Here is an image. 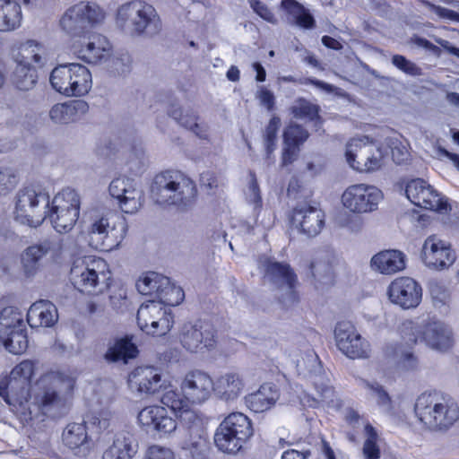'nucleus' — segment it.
<instances>
[{"mask_svg": "<svg viewBox=\"0 0 459 459\" xmlns=\"http://www.w3.org/2000/svg\"><path fill=\"white\" fill-rule=\"evenodd\" d=\"M37 371L35 361L25 359L17 364L9 376L0 381V396L22 413H32L31 406L44 413L62 414L70 405L75 377L65 371H51L32 385Z\"/></svg>", "mask_w": 459, "mask_h": 459, "instance_id": "1", "label": "nucleus"}, {"mask_svg": "<svg viewBox=\"0 0 459 459\" xmlns=\"http://www.w3.org/2000/svg\"><path fill=\"white\" fill-rule=\"evenodd\" d=\"M414 411L422 424L436 431H446L459 420L457 401L437 390L420 394L416 399Z\"/></svg>", "mask_w": 459, "mask_h": 459, "instance_id": "2", "label": "nucleus"}, {"mask_svg": "<svg viewBox=\"0 0 459 459\" xmlns=\"http://www.w3.org/2000/svg\"><path fill=\"white\" fill-rule=\"evenodd\" d=\"M116 22L125 33L133 37L152 38L162 30V22L156 9L142 0L120 5Z\"/></svg>", "mask_w": 459, "mask_h": 459, "instance_id": "3", "label": "nucleus"}, {"mask_svg": "<svg viewBox=\"0 0 459 459\" xmlns=\"http://www.w3.org/2000/svg\"><path fill=\"white\" fill-rule=\"evenodd\" d=\"M152 195L160 204L186 209L194 204L197 189L194 181L186 175L168 170L154 178Z\"/></svg>", "mask_w": 459, "mask_h": 459, "instance_id": "4", "label": "nucleus"}, {"mask_svg": "<svg viewBox=\"0 0 459 459\" xmlns=\"http://www.w3.org/2000/svg\"><path fill=\"white\" fill-rule=\"evenodd\" d=\"M253 435L251 420L242 412H231L217 427L213 440L219 451L236 455Z\"/></svg>", "mask_w": 459, "mask_h": 459, "instance_id": "5", "label": "nucleus"}, {"mask_svg": "<svg viewBox=\"0 0 459 459\" xmlns=\"http://www.w3.org/2000/svg\"><path fill=\"white\" fill-rule=\"evenodd\" d=\"M49 195L39 186L21 188L14 198V218L24 225L36 228L47 218Z\"/></svg>", "mask_w": 459, "mask_h": 459, "instance_id": "6", "label": "nucleus"}, {"mask_svg": "<svg viewBox=\"0 0 459 459\" xmlns=\"http://www.w3.org/2000/svg\"><path fill=\"white\" fill-rule=\"evenodd\" d=\"M259 268L264 273L265 282L276 291L275 296L281 304L290 307L299 301L296 290L298 278L290 264L264 258L259 261Z\"/></svg>", "mask_w": 459, "mask_h": 459, "instance_id": "7", "label": "nucleus"}, {"mask_svg": "<svg viewBox=\"0 0 459 459\" xmlns=\"http://www.w3.org/2000/svg\"><path fill=\"white\" fill-rule=\"evenodd\" d=\"M401 332L407 343L423 342L437 351H446L454 342L451 329L439 321L418 323L407 320L403 323Z\"/></svg>", "mask_w": 459, "mask_h": 459, "instance_id": "8", "label": "nucleus"}, {"mask_svg": "<svg viewBox=\"0 0 459 459\" xmlns=\"http://www.w3.org/2000/svg\"><path fill=\"white\" fill-rule=\"evenodd\" d=\"M110 272L106 261L100 257L84 256L76 259L70 271V280L79 291L92 293L107 285Z\"/></svg>", "mask_w": 459, "mask_h": 459, "instance_id": "9", "label": "nucleus"}, {"mask_svg": "<svg viewBox=\"0 0 459 459\" xmlns=\"http://www.w3.org/2000/svg\"><path fill=\"white\" fill-rule=\"evenodd\" d=\"M49 81L53 89L67 97L83 96L89 92L92 84L89 69L77 63L55 67Z\"/></svg>", "mask_w": 459, "mask_h": 459, "instance_id": "10", "label": "nucleus"}, {"mask_svg": "<svg viewBox=\"0 0 459 459\" xmlns=\"http://www.w3.org/2000/svg\"><path fill=\"white\" fill-rule=\"evenodd\" d=\"M345 158L349 166L359 172H373L384 165L381 146L368 136L351 138L346 144Z\"/></svg>", "mask_w": 459, "mask_h": 459, "instance_id": "11", "label": "nucleus"}, {"mask_svg": "<svg viewBox=\"0 0 459 459\" xmlns=\"http://www.w3.org/2000/svg\"><path fill=\"white\" fill-rule=\"evenodd\" d=\"M127 232V223L124 216L111 212L98 217L89 230L91 241L96 248L112 250L119 246Z\"/></svg>", "mask_w": 459, "mask_h": 459, "instance_id": "12", "label": "nucleus"}, {"mask_svg": "<svg viewBox=\"0 0 459 459\" xmlns=\"http://www.w3.org/2000/svg\"><path fill=\"white\" fill-rule=\"evenodd\" d=\"M47 212V217L57 232H69L79 217L80 196L75 190L65 188L54 196Z\"/></svg>", "mask_w": 459, "mask_h": 459, "instance_id": "13", "label": "nucleus"}, {"mask_svg": "<svg viewBox=\"0 0 459 459\" xmlns=\"http://www.w3.org/2000/svg\"><path fill=\"white\" fill-rule=\"evenodd\" d=\"M105 13L94 3L81 2L69 7L59 20L63 31L71 36H79L89 28L103 22Z\"/></svg>", "mask_w": 459, "mask_h": 459, "instance_id": "14", "label": "nucleus"}, {"mask_svg": "<svg viewBox=\"0 0 459 459\" xmlns=\"http://www.w3.org/2000/svg\"><path fill=\"white\" fill-rule=\"evenodd\" d=\"M136 318L139 328L146 334L153 336L167 334L174 324L170 308L157 300L142 304Z\"/></svg>", "mask_w": 459, "mask_h": 459, "instance_id": "15", "label": "nucleus"}, {"mask_svg": "<svg viewBox=\"0 0 459 459\" xmlns=\"http://www.w3.org/2000/svg\"><path fill=\"white\" fill-rule=\"evenodd\" d=\"M383 194L377 187L367 184H355L347 187L342 195V204L352 213H367L377 209Z\"/></svg>", "mask_w": 459, "mask_h": 459, "instance_id": "16", "label": "nucleus"}, {"mask_svg": "<svg viewBox=\"0 0 459 459\" xmlns=\"http://www.w3.org/2000/svg\"><path fill=\"white\" fill-rule=\"evenodd\" d=\"M63 249L64 238L60 237H49L28 247L21 254V264L24 274L28 277L34 276L39 270L44 256L50 255L53 258H58Z\"/></svg>", "mask_w": 459, "mask_h": 459, "instance_id": "17", "label": "nucleus"}, {"mask_svg": "<svg viewBox=\"0 0 459 459\" xmlns=\"http://www.w3.org/2000/svg\"><path fill=\"white\" fill-rule=\"evenodd\" d=\"M405 194L407 198L416 206L433 210L441 214L451 211L447 199L441 196L429 184L420 178L408 182Z\"/></svg>", "mask_w": 459, "mask_h": 459, "instance_id": "18", "label": "nucleus"}, {"mask_svg": "<svg viewBox=\"0 0 459 459\" xmlns=\"http://www.w3.org/2000/svg\"><path fill=\"white\" fill-rule=\"evenodd\" d=\"M334 339L337 348L346 357L354 359L368 356V342L362 338L351 322L342 321L336 325Z\"/></svg>", "mask_w": 459, "mask_h": 459, "instance_id": "19", "label": "nucleus"}, {"mask_svg": "<svg viewBox=\"0 0 459 459\" xmlns=\"http://www.w3.org/2000/svg\"><path fill=\"white\" fill-rule=\"evenodd\" d=\"M179 387L191 404L201 405L212 397L214 385L207 372L194 369L182 377Z\"/></svg>", "mask_w": 459, "mask_h": 459, "instance_id": "20", "label": "nucleus"}, {"mask_svg": "<svg viewBox=\"0 0 459 459\" xmlns=\"http://www.w3.org/2000/svg\"><path fill=\"white\" fill-rule=\"evenodd\" d=\"M420 256L428 268L436 271L446 270L455 261L450 244L437 235H430L424 240Z\"/></svg>", "mask_w": 459, "mask_h": 459, "instance_id": "21", "label": "nucleus"}, {"mask_svg": "<svg viewBox=\"0 0 459 459\" xmlns=\"http://www.w3.org/2000/svg\"><path fill=\"white\" fill-rule=\"evenodd\" d=\"M179 341L186 351L195 353L210 351L217 343L213 327L202 323L185 325L181 329Z\"/></svg>", "mask_w": 459, "mask_h": 459, "instance_id": "22", "label": "nucleus"}, {"mask_svg": "<svg viewBox=\"0 0 459 459\" xmlns=\"http://www.w3.org/2000/svg\"><path fill=\"white\" fill-rule=\"evenodd\" d=\"M389 300L403 309L417 307L422 299L420 284L411 277H397L387 288Z\"/></svg>", "mask_w": 459, "mask_h": 459, "instance_id": "23", "label": "nucleus"}, {"mask_svg": "<svg viewBox=\"0 0 459 459\" xmlns=\"http://www.w3.org/2000/svg\"><path fill=\"white\" fill-rule=\"evenodd\" d=\"M292 226L308 238L317 236L325 227V215L318 207L304 203L292 211Z\"/></svg>", "mask_w": 459, "mask_h": 459, "instance_id": "24", "label": "nucleus"}, {"mask_svg": "<svg viewBox=\"0 0 459 459\" xmlns=\"http://www.w3.org/2000/svg\"><path fill=\"white\" fill-rule=\"evenodd\" d=\"M139 425L146 431L171 434L178 427L177 420L169 415L168 410L160 405H149L143 408L138 415Z\"/></svg>", "mask_w": 459, "mask_h": 459, "instance_id": "25", "label": "nucleus"}, {"mask_svg": "<svg viewBox=\"0 0 459 459\" xmlns=\"http://www.w3.org/2000/svg\"><path fill=\"white\" fill-rule=\"evenodd\" d=\"M128 387L139 394H154L163 386L161 372L152 366L137 367L127 378Z\"/></svg>", "mask_w": 459, "mask_h": 459, "instance_id": "26", "label": "nucleus"}, {"mask_svg": "<svg viewBox=\"0 0 459 459\" xmlns=\"http://www.w3.org/2000/svg\"><path fill=\"white\" fill-rule=\"evenodd\" d=\"M213 392L225 403L236 402L244 393L246 383L243 376L236 371L221 374L213 381Z\"/></svg>", "mask_w": 459, "mask_h": 459, "instance_id": "27", "label": "nucleus"}, {"mask_svg": "<svg viewBox=\"0 0 459 459\" xmlns=\"http://www.w3.org/2000/svg\"><path fill=\"white\" fill-rule=\"evenodd\" d=\"M76 53L80 59L89 64H98L109 56L111 44L105 36L92 33L84 38Z\"/></svg>", "mask_w": 459, "mask_h": 459, "instance_id": "28", "label": "nucleus"}, {"mask_svg": "<svg viewBox=\"0 0 459 459\" xmlns=\"http://www.w3.org/2000/svg\"><path fill=\"white\" fill-rule=\"evenodd\" d=\"M12 57L15 64L43 66L48 61V51L42 43L28 39L13 49Z\"/></svg>", "mask_w": 459, "mask_h": 459, "instance_id": "29", "label": "nucleus"}, {"mask_svg": "<svg viewBox=\"0 0 459 459\" xmlns=\"http://www.w3.org/2000/svg\"><path fill=\"white\" fill-rule=\"evenodd\" d=\"M138 450L134 435L121 431L115 436L113 443L102 454L101 459H133Z\"/></svg>", "mask_w": 459, "mask_h": 459, "instance_id": "30", "label": "nucleus"}, {"mask_svg": "<svg viewBox=\"0 0 459 459\" xmlns=\"http://www.w3.org/2000/svg\"><path fill=\"white\" fill-rule=\"evenodd\" d=\"M279 397L280 393L276 386L265 383L260 385L256 391L245 396V403L250 411L261 413L273 408Z\"/></svg>", "mask_w": 459, "mask_h": 459, "instance_id": "31", "label": "nucleus"}, {"mask_svg": "<svg viewBox=\"0 0 459 459\" xmlns=\"http://www.w3.org/2000/svg\"><path fill=\"white\" fill-rule=\"evenodd\" d=\"M58 320L56 307L48 300L34 302L27 313V323L31 328L50 327Z\"/></svg>", "mask_w": 459, "mask_h": 459, "instance_id": "32", "label": "nucleus"}, {"mask_svg": "<svg viewBox=\"0 0 459 459\" xmlns=\"http://www.w3.org/2000/svg\"><path fill=\"white\" fill-rule=\"evenodd\" d=\"M38 0H0V31L17 29L22 22L20 2L26 6L37 5Z\"/></svg>", "mask_w": 459, "mask_h": 459, "instance_id": "33", "label": "nucleus"}, {"mask_svg": "<svg viewBox=\"0 0 459 459\" xmlns=\"http://www.w3.org/2000/svg\"><path fill=\"white\" fill-rule=\"evenodd\" d=\"M336 257L329 252L317 253L308 264V270L316 281L332 283L334 278Z\"/></svg>", "mask_w": 459, "mask_h": 459, "instance_id": "34", "label": "nucleus"}, {"mask_svg": "<svg viewBox=\"0 0 459 459\" xmlns=\"http://www.w3.org/2000/svg\"><path fill=\"white\" fill-rule=\"evenodd\" d=\"M371 267L383 274H393L405 268V255L398 250H384L371 258Z\"/></svg>", "mask_w": 459, "mask_h": 459, "instance_id": "35", "label": "nucleus"}, {"mask_svg": "<svg viewBox=\"0 0 459 459\" xmlns=\"http://www.w3.org/2000/svg\"><path fill=\"white\" fill-rule=\"evenodd\" d=\"M87 110L88 105L83 100L58 103L51 108L49 117L56 124H68L80 118Z\"/></svg>", "mask_w": 459, "mask_h": 459, "instance_id": "36", "label": "nucleus"}, {"mask_svg": "<svg viewBox=\"0 0 459 459\" xmlns=\"http://www.w3.org/2000/svg\"><path fill=\"white\" fill-rule=\"evenodd\" d=\"M168 114L181 126L192 131L202 139L208 136L207 126L197 123V115L192 110H183L179 106L172 104L168 109Z\"/></svg>", "mask_w": 459, "mask_h": 459, "instance_id": "37", "label": "nucleus"}, {"mask_svg": "<svg viewBox=\"0 0 459 459\" xmlns=\"http://www.w3.org/2000/svg\"><path fill=\"white\" fill-rule=\"evenodd\" d=\"M137 347L131 342V340L120 339L110 345L104 358L108 362H117L122 360L127 363L128 359H134L137 356Z\"/></svg>", "mask_w": 459, "mask_h": 459, "instance_id": "38", "label": "nucleus"}, {"mask_svg": "<svg viewBox=\"0 0 459 459\" xmlns=\"http://www.w3.org/2000/svg\"><path fill=\"white\" fill-rule=\"evenodd\" d=\"M363 387L369 399L374 400L379 409L385 413L393 411V400L383 385L377 382L363 381Z\"/></svg>", "mask_w": 459, "mask_h": 459, "instance_id": "39", "label": "nucleus"}, {"mask_svg": "<svg viewBox=\"0 0 459 459\" xmlns=\"http://www.w3.org/2000/svg\"><path fill=\"white\" fill-rule=\"evenodd\" d=\"M87 426L84 423H69L63 431L62 440L71 449L78 448L88 441Z\"/></svg>", "mask_w": 459, "mask_h": 459, "instance_id": "40", "label": "nucleus"}, {"mask_svg": "<svg viewBox=\"0 0 459 459\" xmlns=\"http://www.w3.org/2000/svg\"><path fill=\"white\" fill-rule=\"evenodd\" d=\"M25 326L22 312L13 307H6L0 312V336L5 337L10 331Z\"/></svg>", "mask_w": 459, "mask_h": 459, "instance_id": "41", "label": "nucleus"}, {"mask_svg": "<svg viewBox=\"0 0 459 459\" xmlns=\"http://www.w3.org/2000/svg\"><path fill=\"white\" fill-rule=\"evenodd\" d=\"M0 342L10 353H23L28 347L25 326L10 331L8 334H5V337L0 336Z\"/></svg>", "mask_w": 459, "mask_h": 459, "instance_id": "42", "label": "nucleus"}, {"mask_svg": "<svg viewBox=\"0 0 459 459\" xmlns=\"http://www.w3.org/2000/svg\"><path fill=\"white\" fill-rule=\"evenodd\" d=\"M167 282L168 277L155 272H149L137 281L136 288L143 295H156L158 297L160 289Z\"/></svg>", "mask_w": 459, "mask_h": 459, "instance_id": "43", "label": "nucleus"}, {"mask_svg": "<svg viewBox=\"0 0 459 459\" xmlns=\"http://www.w3.org/2000/svg\"><path fill=\"white\" fill-rule=\"evenodd\" d=\"M12 82L21 91H30L37 82V74L33 67L15 64Z\"/></svg>", "mask_w": 459, "mask_h": 459, "instance_id": "44", "label": "nucleus"}, {"mask_svg": "<svg viewBox=\"0 0 459 459\" xmlns=\"http://www.w3.org/2000/svg\"><path fill=\"white\" fill-rule=\"evenodd\" d=\"M184 297L185 294L182 288L171 283L169 278H168L167 284L162 285L160 289V294L158 295L160 300L157 302H161V304L169 307L179 305L183 301Z\"/></svg>", "mask_w": 459, "mask_h": 459, "instance_id": "45", "label": "nucleus"}, {"mask_svg": "<svg viewBox=\"0 0 459 459\" xmlns=\"http://www.w3.org/2000/svg\"><path fill=\"white\" fill-rule=\"evenodd\" d=\"M161 406L169 409L176 416L181 411L187 404H191L184 394L177 389H169L165 391L160 397Z\"/></svg>", "mask_w": 459, "mask_h": 459, "instance_id": "46", "label": "nucleus"}, {"mask_svg": "<svg viewBox=\"0 0 459 459\" xmlns=\"http://www.w3.org/2000/svg\"><path fill=\"white\" fill-rule=\"evenodd\" d=\"M365 436L366 440L362 448L364 459H379L380 449L377 445L378 434L369 422L365 423Z\"/></svg>", "mask_w": 459, "mask_h": 459, "instance_id": "47", "label": "nucleus"}, {"mask_svg": "<svg viewBox=\"0 0 459 459\" xmlns=\"http://www.w3.org/2000/svg\"><path fill=\"white\" fill-rule=\"evenodd\" d=\"M315 389L317 392L318 400L327 405H335V391L331 385V380L325 376H316L314 379Z\"/></svg>", "mask_w": 459, "mask_h": 459, "instance_id": "48", "label": "nucleus"}, {"mask_svg": "<svg viewBox=\"0 0 459 459\" xmlns=\"http://www.w3.org/2000/svg\"><path fill=\"white\" fill-rule=\"evenodd\" d=\"M290 110L295 118L313 120L318 116L319 108L303 98H299L293 102Z\"/></svg>", "mask_w": 459, "mask_h": 459, "instance_id": "49", "label": "nucleus"}, {"mask_svg": "<svg viewBox=\"0 0 459 459\" xmlns=\"http://www.w3.org/2000/svg\"><path fill=\"white\" fill-rule=\"evenodd\" d=\"M140 188L137 184L131 178L126 177H119L114 178L109 186L108 192L112 198H114L117 204L120 203V199L127 195L129 190Z\"/></svg>", "mask_w": 459, "mask_h": 459, "instance_id": "50", "label": "nucleus"}, {"mask_svg": "<svg viewBox=\"0 0 459 459\" xmlns=\"http://www.w3.org/2000/svg\"><path fill=\"white\" fill-rule=\"evenodd\" d=\"M143 204V193L141 188L131 189L126 196L120 199L117 204L121 211L125 213L133 214L137 212Z\"/></svg>", "mask_w": 459, "mask_h": 459, "instance_id": "51", "label": "nucleus"}, {"mask_svg": "<svg viewBox=\"0 0 459 459\" xmlns=\"http://www.w3.org/2000/svg\"><path fill=\"white\" fill-rule=\"evenodd\" d=\"M113 414L109 411H101L88 417L86 424L92 431L100 434L109 429Z\"/></svg>", "mask_w": 459, "mask_h": 459, "instance_id": "52", "label": "nucleus"}, {"mask_svg": "<svg viewBox=\"0 0 459 459\" xmlns=\"http://www.w3.org/2000/svg\"><path fill=\"white\" fill-rule=\"evenodd\" d=\"M18 184V178L12 168L0 167V196L13 191Z\"/></svg>", "mask_w": 459, "mask_h": 459, "instance_id": "53", "label": "nucleus"}, {"mask_svg": "<svg viewBox=\"0 0 459 459\" xmlns=\"http://www.w3.org/2000/svg\"><path fill=\"white\" fill-rule=\"evenodd\" d=\"M284 144L299 146L308 137L307 132L299 125H290L284 131Z\"/></svg>", "mask_w": 459, "mask_h": 459, "instance_id": "54", "label": "nucleus"}, {"mask_svg": "<svg viewBox=\"0 0 459 459\" xmlns=\"http://www.w3.org/2000/svg\"><path fill=\"white\" fill-rule=\"evenodd\" d=\"M429 290L435 306L441 307L449 301V291L441 281H431L429 284Z\"/></svg>", "mask_w": 459, "mask_h": 459, "instance_id": "55", "label": "nucleus"}, {"mask_svg": "<svg viewBox=\"0 0 459 459\" xmlns=\"http://www.w3.org/2000/svg\"><path fill=\"white\" fill-rule=\"evenodd\" d=\"M281 126V119L277 117H273L270 119L265 131H264V145L266 152L270 155L275 150L276 146V135Z\"/></svg>", "mask_w": 459, "mask_h": 459, "instance_id": "56", "label": "nucleus"}, {"mask_svg": "<svg viewBox=\"0 0 459 459\" xmlns=\"http://www.w3.org/2000/svg\"><path fill=\"white\" fill-rule=\"evenodd\" d=\"M186 427L192 429L195 427H200L203 425L202 414L190 408L189 404L186 405L180 412L176 416Z\"/></svg>", "mask_w": 459, "mask_h": 459, "instance_id": "57", "label": "nucleus"}, {"mask_svg": "<svg viewBox=\"0 0 459 459\" xmlns=\"http://www.w3.org/2000/svg\"><path fill=\"white\" fill-rule=\"evenodd\" d=\"M392 64L400 71L410 76H420L422 74L421 69L413 62L402 55H394Z\"/></svg>", "mask_w": 459, "mask_h": 459, "instance_id": "58", "label": "nucleus"}, {"mask_svg": "<svg viewBox=\"0 0 459 459\" xmlns=\"http://www.w3.org/2000/svg\"><path fill=\"white\" fill-rule=\"evenodd\" d=\"M246 195L247 203L253 205L254 212L260 211L262 207V197L260 188L254 173H250V181Z\"/></svg>", "mask_w": 459, "mask_h": 459, "instance_id": "59", "label": "nucleus"}, {"mask_svg": "<svg viewBox=\"0 0 459 459\" xmlns=\"http://www.w3.org/2000/svg\"><path fill=\"white\" fill-rule=\"evenodd\" d=\"M278 82H296V83H300V84H303V83H311L313 84L314 86L326 91V92H329V93H332V92H334L337 88L332 84H329V83H326L325 82H322V81H319V80H316V79H306V80H302V79H297L295 78L294 76L292 75H288V76H281L278 78Z\"/></svg>", "mask_w": 459, "mask_h": 459, "instance_id": "60", "label": "nucleus"}, {"mask_svg": "<svg viewBox=\"0 0 459 459\" xmlns=\"http://www.w3.org/2000/svg\"><path fill=\"white\" fill-rule=\"evenodd\" d=\"M143 459H176V455L169 447L152 445L147 448Z\"/></svg>", "mask_w": 459, "mask_h": 459, "instance_id": "61", "label": "nucleus"}, {"mask_svg": "<svg viewBox=\"0 0 459 459\" xmlns=\"http://www.w3.org/2000/svg\"><path fill=\"white\" fill-rule=\"evenodd\" d=\"M256 99L260 104L271 111L274 107V95L273 93L264 86L259 87L255 94Z\"/></svg>", "mask_w": 459, "mask_h": 459, "instance_id": "62", "label": "nucleus"}, {"mask_svg": "<svg viewBox=\"0 0 459 459\" xmlns=\"http://www.w3.org/2000/svg\"><path fill=\"white\" fill-rule=\"evenodd\" d=\"M429 8L440 19L459 22V13L432 4H429Z\"/></svg>", "mask_w": 459, "mask_h": 459, "instance_id": "63", "label": "nucleus"}, {"mask_svg": "<svg viewBox=\"0 0 459 459\" xmlns=\"http://www.w3.org/2000/svg\"><path fill=\"white\" fill-rule=\"evenodd\" d=\"M253 10L264 20L268 22L275 23L276 18L271 10L262 2L254 1L251 4Z\"/></svg>", "mask_w": 459, "mask_h": 459, "instance_id": "64", "label": "nucleus"}]
</instances>
